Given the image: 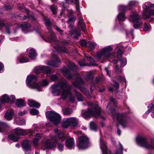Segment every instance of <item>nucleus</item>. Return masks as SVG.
<instances>
[{
  "mask_svg": "<svg viewBox=\"0 0 154 154\" xmlns=\"http://www.w3.org/2000/svg\"><path fill=\"white\" fill-rule=\"evenodd\" d=\"M71 86L68 87L67 82L64 79L62 80L57 84L54 85L51 87L52 94L55 96H58L61 93V98L65 100L68 95L70 101L73 102L75 100V97L71 93Z\"/></svg>",
  "mask_w": 154,
  "mask_h": 154,
  "instance_id": "f257e3e1",
  "label": "nucleus"
},
{
  "mask_svg": "<svg viewBox=\"0 0 154 154\" xmlns=\"http://www.w3.org/2000/svg\"><path fill=\"white\" fill-rule=\"evenodd\" d=\"M45 24L48 30V32L44 36H42L43 40L47 42H54L56 44L53 45V47L59 51H61L64 53H67V49L64 47L59 46L57 44V42H56V37L55 35L51 29V23L48 19H44Z\"/></svg>",
  "mask_w": 154,
  "mask_h": 154,
  "instance_id": "f03ea898",
  "label": "nucleus"
},
{
  "mask_svg": "<svg viewBox=\"0 0 154 154\" xmlns=\"http://www.w3.org/2000/svg\"><path fill=\"white\" fill-rule=\"evenodd\" d=\"M38 78L35 75H29L27 76L26 81L27 86L30 88L34 89L38 91H41L43 87L47 86L48 81L43 80L40 83L37 81Z\"/></svg>",
  "mask_w": 154,
  "mask_h": 154,
  "instance_id": "7ed1b4c3",
  "label": "nucleus"
},
{
  "mask_svg": "<svg viewBox=\"0 0 154 154\" xmlns=\"http://www.w3.org/2000/svg\"><path fill=\"white\" fill-rule=\"evenodd\" d=\"M55 132L58 135V139L55 137H51L50 139H48L44 142L42 148L45 149H52L56 147V143L59 141H63L65 138L63 134L56 129L55 130Z\"/></svg>",
  "mask_w": 154,
  "mask_h": 154,
  "instance_id": "20e7f679",
  "label": "nucleus"
},
{
  "mask_svg": "<svg viewBox=\"0 0 154 154\" xmlns=\"http://www.w3.org/2000/svg\"><path fill=\"white\" fill-rule=\"evenodd\" d=\"M88 105L92 108H94V109H89L87 111L83 113V116L85 119H87L91 116L100 117L102 119L104 118L103 116L100 115L101 109L97 104L89 102Z\"/></svg>",
  "mask_w": 154,
  "mask_h": 154,
  "instance_id": "39448f33",
  "label": "nucleus"
},
{
  "mask_svg": "<svg viewBox=\"0 0 154 154\" xmlns=\"http://www.w3.org/2000/svg\"><path fill=\"white\" fill-rule=\"evenodd\" d=\"M111 107V104H109L107 106V110H110L112 111L113 115V119H116L119 122L124 128L127 127L128 125V118L127 116L122 114L116 113L115 110H112Z\"/></svg>",
  "mask_w": 154,
  "mask_h": 154,
  "instance_id": "423d86ee",
  "label": "nucleus"
},
{
  "mask_svg": "<svg viewBox=\"0 0 154 154\" xmlns=\"http://www.w3.org/2000/svg\"><path fill=\"white\" fill-rule=\"evenodd\" d=\"M14 131L16 134L17 135V136H16L14 134H12L9 135L8 136L9 139L14 142L17 141L19 140L18 136H24L28 134H32L35 132L34 131L32 130L31 129H23L19 128L15 129Z\"/></svg>",
  "mask_w": 154,
  "mask_h": 154,
  "instance_id": "0eeeda50",
  "label": "nucleus"
},
{
  "mask_svg": "<svg viewBox=\"0 0 154 154\" xmlns=\"http://www.w3.org/2000/svg\"><path fill=\"white\" fill-rule=\"evenodd\" d=\"M112 50L111 46H106L97 53L96 57L99 60L112 57L114 56L113 54L110 53Z\"/></svg>",
  "mask_w": 154,
  "mask_h": 154,
  "instance_id": "6e6552de",
  "label": "nucleus"
},
{
  "mask_svg": "<svg viewBox=\"0 0 154 154\" xmlns=\"http://www.w3.org/2000/svg\"><path fill=\"white\" fill-rule=\"evenodd\" d=\"M153 7H154V4L152 5L149 2H146L143 6V16L148 21H150L152 20L151 16H154V10H151L148 11L149 9Z\"/></svg>",
  "mask_w": 154,
  "mask_h": 154,
  "instance_id": "1a4fd4ad",
  "label": "nucleus"
},
{
  "mask_svg": "<svg viewBox=\"0 0 154 154\" xmlns=\"http://www.w3.org/2000/svg\"><path fill=\"white\" fill-rule=\"evenodd\" d=\"M137 143L145 148L154 149V139L150 143L147 142L146 138L143 137H138L136 138Z\"/></svg>",
  "mask_w": 154,
  "mask_h": 154,
  "instance_id": "9d476101",
  "label": "nucleus"
},
{
  "mask_svg": "<svg viewBox=\"0 0 154 154\" xmlns=\"http://www.w3.org/2000/svg\"><path fill=\"white\" fill-rule=\"evenodd\" d=\"M129 20L130 21L133 22L134 28H140L142 27L143 22L140 19V17L137 12L134 13L131 15Z\"/></svg>",
  "mask_w": 154,
  "mask_h": 154,
  "instance_id": "9b49d317",
  "label": "nucleus"
},
{
  "mask_svg": "<svg viewBox=\"0 0 154 154\" xmlns=\"http://www.w3.org/2000/svg\"><path fill=\"white\" fill-rule=\"evenodd\" d=\"M46 115L48 119L54 124L57 125L60 123L61 117L57 113L50 111L47 112Z\"/></svg>",
  "mask_w": 154,
  "mask_h": 154,
  "instance_id": "f8f14e48",
  "label": "nucleus"
},
{
  "mask_svg": "<svg viewBox=\"0 0 154 154\" xmlns=\"http://www.w3.org/2000/svg\"><path fill=\"white\" fill-rule=\"evenodd\" d=\"M90 145L88 138L86 136H81L79 138L77 143L78 148L81 149H85Z\"/></svg>",
  "mask_w": 154,
  "mask_h": 154,
  "instance_id": "ddd939ff",
  "label": "nucleus"
},
{
  "mask_svg": "<svg viewBox=\"0 0 154 154\" xmlns=\"http://www.w3.org/2000/svg\"><path fill=\"white\" fill-rule=\"evenodd\" d=\"M83 82V80L81 78L77 77L75 81L73 83L72 85L74 87L80 88V91L84 93L85 95L89 97V94L88 91H86L84 88H80V85L82 84Z\"/></svg>",
  "mask_w": 154,
  "mask_h": 154,
  "instance_id": "4468645a",
  "label": "nucleus"
},
{
  "mask_svg": "<svg viewBox=\"0 0 154 154\" xmlns=\"http://www.w3.org/2000/svg\"><path fill=\"white\" fill-rule=\"evenodd\" d=\"M34 72L37 74L41 72L46 74L50 73L51 71L49 67L45 66H42L36 68L34 69Z\"/></svg>",
  "mask_w": 154,
  "mask_h": 154,
  "instance_id": "2eb2a0df",
  "label": "nucleus"
},
{
  "mask_svg": "<svg viewBox=\"0 0 154 154\" xmlns=\"http://www.w3.org/2000/svg\"><path fill=\"white\" fill-rule=\"evenodd\" d=\"M15 97L14 95H11L10 98H9L7 94H5L1 97V101L2 103H7L9 102L13 103L15 100Z\"/></svg>",
  "mask_w": 154,
  "mask_h": 154,
  "instance_id": "dca6fc26",
  "label": "nucleus"
},
{
  "mask_svg": "<svg viewBox=\"0 0 154 154\" xmlns=\"http://www.w3.org/2000/svg\"><path fill=\"white\" fill-rule=\"evenodd\" d=\"M52 58L53 60L48 61L47 64L52 67H58L59 63H60L61 62L60 59L56 56H52Z\"/></svg>",
  "mask_w": 154,
  "mask_h": 154,
  "instance_id": "f3484780",
  "label": "nucleus"
},
{
  "mask_svg": "<svg viewBox=\"0 0 154 154\" xmlns=\"http://www.w3.org/2000/svg\"><path fill=\"white\" fill-rule=\"evenodd\" d=\"M100 143L102 154H111L110 151L107 149L106 143L101 138L100 139Z\"/></svg>",
  "mask_w": 154,
  "mask_h": 154,
  "instance_id": "a211bd4d",
  "label": "nucleus"
},
{
  "mask_svg": "<svg viewBox=\"0 0 154 154\" xmlns=\"http://www.w3.org/2000/svg\"><path fill=\"white\" fill-rule=\"evenodd\" d=\"M30 144V142L28 140L24 141L22 144V146L24 149L25 154H29L31 152Z\"/></svg>",
  "mask_w": 154,
  "mask_h": 154,
  "instance_id": "6ab92c4d",
  "label": "nucleus"
},
{
  "mask_svg": "<svg viewBox=\"0 0 154 154\" xmlns=\"http://www.w3.org/2000/svg\"><path fill=\"white\" fill-rule=\"evenodd\" d=\"M66 146L69 149H73L75 146L74 139L70 138L66 140Z\"/></svg>",
  "mask_w": 154,
  "mask_h": 154,
  "instance_id": "aec40b11",
  "label": "nucleus"
},
{
  "mask_svg": "<svg viewBox=\"0 0 154 154\" xmlns=\"http://www.w3.org/2000/svg\"><path fill=\"white\" fill-rule=\"evenodd\" d=\"M61 71L63 74L67 78L69 79H71L72 78L73 76L69 72L68 68L64 67L61 69Z\"/></svg>",
  "mask_w": 154,
  "mask_h": 154,
  "instance_id": "412c9836",
  "label": "nucleus"
},
{
  "mask_svg": "<svg viewBox=\"0 0 154 154\" xmlns=\"http://www.w3.org/2000/svg\"><path fill=\"white\" fill-rule=\"evenodd\" d=\"M66 119L70 126H76L78 125V120L75 117H70Z\"/></svg>",
  "mask_w": 154,
  "mask_h": 154,
  "instance_id": "4be33fe9",
  "label": "nucleus"
},
{
  "mask_svg": "<svg viewBox=\"0 0 154 154\" xmlns=\"http://www.w3.org/2000/svg\"><path fill=\"white\" fill-rule=\"evenodd\" d=\"M66 2L69 4L72 3H74L75 5V8L77 11H79V0H65Z\"/></svg>",
  "mask_w": 154,
  "mask_h": 154,
  "instance_id": "5701e85b",
  "label": "nucleus"
},
{
  "mask_svg": "<svg viewBox=\"0 0 154 154\" xmlns=\"http://www.w3.org/2000/svg\"><path fill=\"white\" fill-rule=\"evenodd\" d=\"M23 32L24 33H26L29 31V29L30 27L29 24H22L20 25Z\"/></svg>",
  "mask_w": 154,
  "mask_h": 154,
  "instance_id": "b1692460",
  "label": "nucleus"
},
{
  "mask_svg": "<svg viewBox=\"0 0 154 154\" xmlns=\"http://www.w3.org/2000/svg\"><path fill=\"white\" fill-rule=\"evenodd\" d=\"M13 114L12 111H7L4 117L7 120H10L12 119Z\"/></svg>",
  "mask_w": 154,
  "mask_h": 154,
  "instance_id": "393cba45",
  "label": "nucleus"
},
{
  "mask_svg": "<svg viewBox=\"0 0 154 154\" xmlns=\"http://www.w3.org/2000/svg\"><path fill=\"white\" fill-rule=\"evenodd\" d=\"M28 104L29 106L31 107L38 108L40 106L39 103L34 100L31 101L28 100Z\"/></svg>",
  "mask_w": 154,
  "mask_h": 154,
  "instance_id": "a878e982",
  "label": "nucleus"
},
{
  "mask_svg": "<svg viewBox=\"0 0 154 154\" xmlns=\"http://www.w3.org/2000/svg\"><path fill=\"white\" fill-rule=\"evenodd\" d=\"M24 8L25 9V10L26 11L27 15H24V18L21 19V20H24L26 19V18L28 17V19L29 20H31V21H35V19L33 18V17L31 15L29 14V12L28 11V10L25 8Z\"/></svg>",
  "mask_w": 154,
  "mask_h": 154,
  "instance_id": "bb28decb",
  "label": "nucleus"
},
{
  "mask_svg": "<svg viewBox=\"0 0 154 154\" xmlns=\"http://www.w3.org/2000/svg\"><path fill=\"white\" fill-rule=\"evenodd\" d=\"M78 26L80 29L82 30H83L85 27V26L83 21V18L81 17L79 18Z\"/></svg>",
  "mask_w": 154,
  "mask_h": 154,
  "instance_id": "cd10ccee",
  "label": "nucleus"
},
{
  "mask_svg": "<svg viewBox=\"0 0 154 154\" xmlns=\"http://www.w3.org/2000/svg\"><path fill=\"white\" fill-rule=\"evenodd\" d=\"M147 107L148 108V110L145 112V114L143 115V116L144 117H146L145 115L146 114L149 113L150 111H151L152 113L154 115V106L153 104H150ZM154 118V116H152Z\"/></svg>",
  "mask_w": 154,
  "mask_h": 154,
  "instance_id": "c85d7f7f",
  "label": "nucleus"
},
{
  "mask_svg": "<svg viewBox=\"0 0 154 154\" xmlns=\"http://www.w3.org/2000/svg\"><path fill=\"white\" fill-rule=\"evenodd\" d=\"M147 107L148 108V110L145 112V114L143 115V116L144 117H146L145 115L146 114L149 113L150 111H151L152 113L154 115V106L153 104H150ZM154 118V116H152Z\"/></svg>",
  "mask_w": 154,
  "mask_h": 154,
  "instance_id": "c756f323",
  "label": "nucleus"
},
{
  "mask_svg": "<svg viewBox=\"0 0 154 154\" xmlns=\"http://www.w3.org/2000/svg\"><path fill=\"white\" fill-rule=\"evenodd\" d=\"M117 18L119 21H123L126 19L124 12H119L117 16Z\"/></svg>",
  "mask_w": 154,
  "mask_h": 154,
  "instance_id": "7c9ffc66",
  "label": "nucleus"
},
{
  "mask_svg": "<svg viewBox=\"0 0 154 154\" xmlns=\"http://www.w3.org/2000/svg\"><path fill=\"white\" fill-rule=\"evenodd\" d=\"M41 139V137L40 134L37 133L35 136V138L33 140V143L35 146H36L38 143V141Z\"/></svg>",
  "mask_w": 154,
  "mask_h": 154,
  "instance_id": "2f4dec72",
  "label": "nucleus"
},
{
  "mask_svg": "<svg viewBox=\"0 0 154 154\" xmlns=\"http://www.w3.org/2000/svg\"><path fill=\"white\" fill-rule=\"evenodd\" d=\"M36 55L35 50L32 49L30 50L29 56L32 60H34L36 58Z\"/></svg>",
  "mask_w": 154,
  "mask_h": 154,
  "instance_id": "473e14b6",
  "label": "nucleus"
},
{
  "mask_svg": "<svg viewBox=\"0 0 154 154\" xmlns=\"http://www.w3.org/2000/svg\"><path fill=\"white\" fill-rule=\"evenodd\" d=\"M70 68L72 71L74 75H76L77 68L74 63L71 62H69Z\"/></svg>",
  "mask_w": 154,
  "mask_h": 154,
  "instance_id": "72a5a7b5",
  "label": "nucleus"
},
{
  "mask_svg": "<svg viewBox=\"0 0 154 154\" xmlns=\"http://www.w3.org/2000/svg\"><path fill=\"white\" fill-rule=\"evenodd\" d=\"M9 125L7 123L0 121V132H3L5 131V128L8 127Z\"/></svg>",
  "mask_w": 154,
  "mask_h": 154,
  "instance_id": "f704fd0d",
  "label": "nucleus"
},
{
  "mask_svg": "<svg viewBox=\"0 0 154 154\" xmlns=\"http://www.w3.org/2000/svg\"><path fill=\"white\" fill-rule=\"evenodd\" d=\"M2 28H5L8 34H10V32L9 29V26L8 25H5L3 23L0 22V29Z\"/></svg>",
  "mask_w": 154,
  "mask_h": 154,
  "instance_id": "c9c22d12",
  "label": "nucleus"
},
{
  "mask_svg": "<svg viewBox=\"0 0 154 154\" xmlns=\"http://www.w3.org/2000/svg\"><path fill=\"white\" fill-rule=\"evenodd\" d=\"M16 104L18 106L20 107L25 106L26 104V103L24 102L23 100L22 99H17V100Z\"/></svg>",
  "mask_w": 154,
  "mask_h": 154,
  "instance_id": "e433bc0d",
  "label": "nucleus"
},
{
  "mask_svg": "<svg viewBox=\"0 0 154 154\" xmlns=\"http://www.w3.org/2000/svg\"><path fill=\"white\" fill-rule=\"evenodd\" d=\"M119 144V148L117 149L116 152V154H123L122 151L123 150V146L120 142Z\"/></svg>",
  "mask_w": 154,
  "mask_h": 154,
  "instance_id": "4c0bfd02",
  "label": "nucleus"
},
{
  "mask_svg": "<svg viewBox=\"0 0 154 154\" xmlns=\"http://www.w3.org/2000/svg\"><path fill=\"white\" fill-rule=\"evenodd\" d=\"M74 91L75 92V94L77 96L78 100L79 101H83L84 99L82 95L80 94L75 89L74 90Z\"/></svg>",
  "mask_w": 154,
  "mask_h": 154,
  "instance_id": "58836bf2",
  "label": "nucleus"
},
{
  "mask_svg": "<svg viewBox=\"0 0 154 154\" xmlns=\"http://www.w3.org/2000/svg\"><path fill=\"white\" fill-rule=\"evenodd\" d=\"M70 125L67 122V119L66 120L64 121L62 123V127L64 128H67Z\"/></svg>",
  "mask_w": 154,
  "mask_h": 154,
  "instance_id": "ea45409f",
  "label": "nucleus"
},
{
  "mask_svg": "<svg viewBox=\"0 0 154 154\" xmlns=\"http://www.w3.org/2000/svg\"><path fill=\"white\" fill-rule=\"evenodd\" d=\"M90 127L91 130L96 131L97 129V126L96 124L93 122H91L90 124Z\"/></svg>",
  "mask_w": 154,
  "mask_h": 154,
  "instance_id": "a19ab883",
  "label": "nucleus"
},
{
  "mask_svg": "<svg viewBox=\"0 0 154 154\" xmlns=\"http://www.w3.org/2000/svg\"><path fill=\"white\" fill-rule=\"evenodd\" d=\"M72 109L66 108L64 111L63 113L64 115H69L72 113Z\"/></svg>",
  "mask_w": 154,
  "mask_h": 154,
  "instance_id": "79ce46f5",
  "label": "nucleus"
},
{
  "mask_svg": "<svg viewBox=\"0 0 154 154\" xmlns=\"http://www.w3.org/2000/svg\"><path fill=\"white\" fill-rule=\"evenodd\" d=\"M87 45L91 49H93L96 46L97 44L95 42H88L87 43Z\"/></svg>",
  "mask_w": 154,
  "mask_h": 154,
  "instance_id": "37998d69",
  "label": "nucleus"
},
{
  "mask_svg": "<svg viewBox=\"0 0 154 154\" xmlns=\"http://www.w3.org/2000/svg\"><path fill=\"white\" fill-rule=\"evenodd\" d=\"M151 29V26L150 25L145 23L143 28V30L145 31H149Z\"/></svg>",
  "mask_w": 154,
  "mask_h": 154,
  "instance_id": "c03bdc74",
  "label": "nucleus"
},
{
  "mask_svg": "<svg viewBox=\"0 0 154 154\" xmlns=\"http://www.w3.org/2000/svg\"><path fill=\"white\" fill-rule=\"evenodd\" d=\"M127 9V7L126 6L122 5H119L118 7L119 11H122L124 12Z\"/></svg>",
  "mask_w": 154,
  "mask_h": 154,
  "instance_id": "a18cd8bd",
  "label": "nucleus"
},
{
  "mask_svg": "<svg viewBox=\"0 0 154 154\" xmlns=\"http://www.w3.org/2000/svg\"><path fill=\"white\" fill-rule=\"evenodd\" d=\"M29 59L27 58L22 57L20 60V62L21 63H23L27 62L29 61Z\"/></svg>",
  "mask_w": 154,
  "mask_h": 154,
  "instance_id": "49530a36",
  "label": "nucleus"
},
{
  "mask_svg": "<svg viewBox=\"0 0 154 154\" xmlns=\"http://www.w3.org/2000/svg\"><path fill=\"white\" fill-rule=\"evenodd\" d=\"M30 112L32 115H37L39 113V111L34 109H32L30 110Z\"/></svg>",
  "mask_w": 154,
  "mask_h": 154,
  "instance_id": "de8ad7c7",
  "label": "nucleus"
},
{
  "mask_svg": "<svg viewBox=\"0 0 154 154\" xmlns=\"http://www.w3.org/2000/svg\"><path fill=\"white\" fill-rule=\"evenodd\" d=\"M57 148L59 151L62 152L63 150L64 144L62 143H59L58 145Z\"/></svg>",
  "mask_w": 154,
  "mask_h": 154,
  "instance_id": "09e8293b",
  "label": "nucleus"
},
{
  "mask_svg": "<svg viewBox=\"0 0 154 154\" xmlns=\"http://www.w3.org/2000/svg\"><path fill=\"white\" fill-rule=\"evenodd\" d=\"M121 66L123 67L126 64L127 60L125 58H123L121 60Z\"/></svg>",
  "mask_w": 154,
  "mask_h": 154,
  "instance_id": "8fccbe9b",
  "label": "nucleus"
},
{
  "mask_svg": "<svg viewBox=\"0 0 154 154\" xmlns=\"http://www.w3.org/2000/svg\"><path fill=\"white\" fill-rule=\"evenodd\" d=\"M76 19V16H72L71 17L69 18V19L67 21L68 23H69L71 22H74Z\"/></svg>",
  "mask_w": 154,
  "mask_h": 154,
  "instance_id": "3c124183",
  "label": "nucleus"
},
{
  "mask_svg": "<svg viewBox=\"0 0 154 154\" xmlns=\"http://www.w3.org/2000/svg\"><path fill=\"white\" fill-rule=\"evenodd\" d=\"M122 54V50L120 48L118 49L117 52V58L119 59L121 57V56Z\"/></svg>",
  "mask_w": 154,
  "mask_h": 154,
  "instance_id": "603ef678",
  "label": "nucleus"
},
{
  "mask_svg": "<svg viewBox=\"0 0 154 154\" xmlns=\"http://www.w3.org/2000/svg\"><path fill=\"white\" fill-rule=\"evenodd\" d=\"M85 57H86L87 59L90 60V61L92 63V65L93 66H95V64H94V59L92 58L91 57H89L87 56L85 54Z\"/></svg>",
  "mask_w": 154,
  "mask_h": 154,
  "instance_id": "864d4df0",
  "label": "nucleus"
},
{
  "mask_svg": "<svg viewBox=\"0 0 154 154\" xmlns=\"http://www.w3.org/2000/svg\"><path fill=\"white\" fill-rule=\"evenodd\" d=\"M17 124L20 125H25V121L24 119L19 120L17 122Z\"/></svg>",
  "mask_w": 154,
  "mask_h": 154,
  "instance_id": "5fc2aeb1",
  "label": "nucleus"
},
{
  "mask_svg": "<svg viewBox=\"0 0 154 154\" xmlns=\"http://www.w3.org/2000/svg\"><path fill=\"white\" fill-rule=\"evenodd\" d=\"M51 9L53 13L55 14L56 13V8L54 6H51Z\"/></svg>",
  "mask_w": 154,
  "mask_h": 154,
  "instance_id": "6e6d98bb",
  "label": "nucleus"
},
{
  "mask_svg": "<svg viewBox=\"0 0 154 154\" xmlns=\"http://www.w3.org/2000/svg\"><path fill=\"white\" fill-rule=\"evenodd\" d=\"M51 79L52 81H55L58 79V76L55 75H52L51 76Z\"/></svg>",
  "mask_w": 154,
  "mask_h": 154,
  "instance_id": "4d7b16f0",
  "label": "nucleus"
},
{
  "mask_svg": "<svg viewBox=\"0 0 154 154\" xmlns=\"http://www.w3.org/2000/svg\"><path fill=\"white\" fill-rule=\"evenodd\" d=\"M55 28L56 30L59 32L60 34H62L63 33V31L61 29H60L59 27L57 26H55Z\"/></svg>",
  "mask_w": 154,
  "mask_h": 154,
  "instance_id": "13d9d810",
  "label": "nucleus"
},
{
  "mask_svg": "<svg viewBox=\"0 0 154 154\" xmlns=\"http://www.w3.org/2000/svg\"><path fill=\"white\" fill-rule=\"evenodd\" d=\"M80 44L82 45L83 46H85L87 45V43L85 40H82L80 41Z\"/></svg>",
  "mask_w": 154,
  "mask_h": 154,
  "instance_id": "bf43d9fd",
  "label": "nucleus"
},
{
  "mask_svg": "<svg viewBox=\"0 0 154 154\" xmlns=\"http://www.w3.org/2000/svg\"><path fill=\"white\" fill-rule=\"evenodd\" d=\"M78 63L81 66H85L86 65V64L82 60H80L78 62Z\"/></svg>",
  "mask_w": 154,
  "mask_h": 154,
  "instance_id": "052dcab7",
  "label": "nucleus"
},
{
  "mask_svg": "<svg viewBox=\"0 0 154 154\" xmlns=\"http://www.w3.org/2000/svg\"><path fill=\"white\" fill-rule=\"evenodd\" d=\"M92 77V75L90 74H86L85 76V78L87 80H88L90 79L91 77Z\"/></svg>",
  "mask_w": 154,
  "mask_h": 154,
  "instance_id": "680f3d73",
  "label": "nucleus"
},
{
  "mask_svg": "<svg viewBox=\"0 0 154 154\" xmlns=\"http://www.w3.org/2000/svg\"><path fill=\"white\" fill-rule=\"evenodd\" d=\"M136 4V2L134 1H131L129 3V5L130 6H134Z\"/></svg>",
  "mask_w": 154,
  "mask_h": 154,
  "instance_id": "e2e57ef3",
  "label": "nucleus"
},
{
  "mask_svg": "<svg viewBox=\"0 0 154 154\" xmlns=\"http://www.w3.org/2000/svg\"><path fill=\"white\" fill-rule=\"evenodd\" d=\"M105 70L107 74L108 75H109L110 74V72L109 71L108 68L107 67H105Z\"/></svg>",
  "mask_w": 154,
  "mask_h": 154,
  "instance_id": "0e129e2a",
  "label": "nucleus"
},
{
  "mask_svg": "<svg viewBox=\"0 0 154 154\" xmlns=\"http://www.w3.org/2000/svg\"><path fill=\"white\" fill-rule=\"evenodd\" d=\"M114 86L117 89H118L119 88V83L116 82H115L114 85Z\"/></svg>",
  "mask_w": 154,
  "mask_h": 154,
  "instance_id": "69168bd1",
  "label": "nucleus"
},
{
  "mask_svg": "<svg viewBox=\"0 0 154 154\" xmlns=\"http://www.w3.org/2000/svg\"><path fill=\"white\" fill-rule=\"evenodd\" d=\"M77 30H75L74 31V32H75V34L76 35V36L75 37V38H77V37H78L79 36H80V32H76Z\"/></svg>",
  "mask_w": 154,
  "mask_h": 154,
  "instance_id": "338daca9",
  "label": "nucleus"
},
{
  "mask_svg": "<svg viewBox=\"0 0 154 154\" xmlns=\"http://www.w3.org/2000/svg\"><path fill=\"white\" fill-rule=\"evenodd\" d=\"M62 44L63 45H66L68 44V42L64 40H62Z\"/></svg>",
  "mask_w": 154,
  "mask_h": 154,
  "instance_id": "774afa93",
  "label": "nucleus"
}]
</instances>
